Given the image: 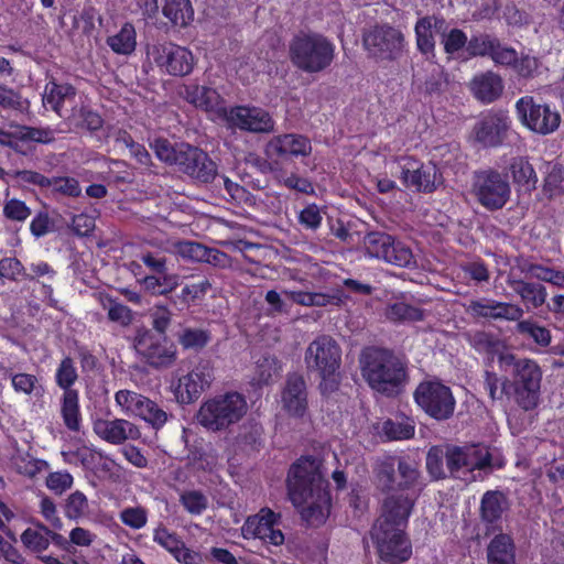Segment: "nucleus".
Returning <instances> with one entry per match:
<instances>
[{
  "mask_svg": "<svg viewBox=\"0 0 564 564\" xmlns=\"http://www.w3.org/2000/svg\"><path fill=\"white\" fill-rule=\"evenodd\" d=\"M511 51L513 52L512 61L509 64H501L500 66L512 68L518 76L522 78H533L539 72L541 65L540 59L529 53L521 52L519 54L512 46Z\"/></svg>",
  "mask_w": 564,
  "mask_h": 564,
  "instance_id": "43",
  "label": "nucleus"
},
{
  "mask_svg": "<svg viewBox=\"0 0 564 564\" xmlns=\"http://www.w3.org/2000/svg\"><path fill=\"white\" fill-rule=\"evenodd\" d=\"M426 469L433 480L449 478L447 471V444L432 446L426 455Z\"/></svg>",
  "mask_w": 564,
  "mask_h": 564,
  "instance_id": "42",
  "label": "nucleus"
},
{
  "mask_svg": "<svg viewBox=\"0 0 564 564\" xmlns=\"http://www.w3.org/2000/svg\"><path fill=\"white\" fill-rule=\"evenodd\" d=\"M414 421L404 414L387 419L381 427V436L386 437L387 441L409 440L414 436Z\"/></svg>",
  "mask_w": 564,
  "mask_h": 564,
  "instance_id": "33",
  "label": "nucleus"
},
{
  "mask_svg": "<svg viewBox=\"0 0 564 564\" xmlns=\"http://www.w3.org/2000/svg\"><path fill=\"white\" fill-rule=\"evenodd\" d=\"M448 74L440 65L434 66L424 82L417 84V89L425 97H440L448 88Z\"/></svg>",
  "mask_w": 564,
  "mask_h": 564,
  "instance_id": "38",
  "label": "nucleus"
},
{
  "mask_svg": "<svg viewBox=\"0 0 564 564\" xmlns=\"http://www.w3.org/2000/svg\"><path fill=\"white\" fill-rule=\"evenodd\" d=\"M516 332L520 335L528 336L542 347H546L551 343L550 330L543 326L538 325L532 319H523L517 323Z\"/></svg>",
  "mask_w": 564,
  "mask_h": 564,
  "instance_id": "49",
  "label": "nucleus"
},
{
  "mask_svg": "<svg viewBox=\"0 0 564 564\" xmlns=\"http://www.w3.org/2000/svg\"><path fill=\"white\" fill-rule=\"evenodd\" d=\"M133 348L140 360L155 370L169 369L177 360L176 345L167 336H159L145 327L137 329Z\"/></svg>",
  "mask_w": 564,
  "mask_h": 564,
  "instance_id": "9",
  "label": "nucleus"
},
{
  "mask_svg": "<svg viewBox=\"0 0 564 564\" xmlns=\"http://www.w3.org/2000/svg\"><path fill=\"white\" fill-rule=\"evenodd\" d=\"M176 338L184 350L199 351L208 345L212 335L207 329L184 326L177 332Z\"/></svg>",
  "mask_w": 564,
  "mask_h": 564,
  "instance_id": "40",
  "label": "nucleus"
},
{
  "mask_svg": "<svg viewBox=\"0 0 564 564\" xmlns=\"http://www.w3.org/2000/svg\"><path fill=\"white\" fill-rule=\"evenodd\" d=\"M370 535L382 561L389 564H399L411 557L412 546L405 534V529L373 524Z\"/></svg>",
  "mask_w": 564,
  "mask_h": 564,
  "instance_id": "14",
  "label": "nucleus"
},
{
  "mask_svg": "<svg viewBox=\"0 0 564 564\" xmlns=\"http://www.w3.org/2000/svg\"><path fill=\"white\" fill-rule=\"evenodd\" d=\"M362 46L377 62L397 61L405 46L404 34L389 23L375 24L362 33Z\"/></svg>",
  "mask_w": 564,
  "mask_h": 564,
  "instance_id": "11",
  "label": "nucleus"
},
{
  "mask_svg": "<svg viewBox=\"0 0 564 564\" xmlns=\"http://www.w3.org/2000/svg\"><path fill=\"white\" fill-rule=\"evenodd\" d=\"M28 106L29 102L23 100L18 91L4 85H0V107L3 109L23 111Z\"/></svg>",
  "mask_w": 564,
  "mask_h": 564,
  "instance_id": "63",
  "label": "nucleus"
},
{
  "mask_svg": "<svg viewBox=\"0 0 564 564\" xmlns=\"http://www.w3.org/2000/svg\"><path fill=\"white\" fill-rule=\"evenodd\" d=\"M470 88L478 100L484 104H490L501 96L503 82L498 74L488 70L475 76L470 83Z\"/></svg>",
  "mask_w": 564,
  "mask_h": 564,
  "instance_id": "28",
  "label": "nucleus"
},
{
  "mask_svg": "<svg viewBox=\"0 0 564 564\" xmlns=\"http://www.w3.org/2000/svg\"><path fill=\"white\" fill-rule=\"evenodd\" d=\"M94 431L99 437L115 445L141 437L139 427L123 419L97 420L94 423Z\"/></svg>",
  "mask_w": 564,
  "mask_h": 564,
  "instance_id": "25",
  "label": "nucleus"
},
{
  "mask_svg": "<svg viewBox=\"0 0 564 564\" xmlns=\"http://www.w3.org/2000/svg\"><path fill=\"white\" fill-rule=\"evenodd\" d=\"M214 371L209 361H199L188 373L181 376L174 387V395L182 404H189L210 387Z\"/></svg>",
  "mask_w": 564,
  "mask_h": 564,
  "instance_id": "18",
  "label": "nucleus"
},
{
  "mask_svg": "<svg viewBox=\"0 0 564 564\" xmlns=\"http://www.w3.org/2000/svg\"><path fill=\"white\" fill-rule=\"evenodd\" d=\"M400 178L408 188L432 193L442 183V174L434 164H421L413 159L400 165Z\"/></svg>",
  "mask_w": 564,
  "mask_h": 564,
  "instance_id": "20",
  "label": "nucleus"
},
{
  "mask_svg": "<svg viewBox=\"0 0 564 564\" xmlns=\"http://www.w3.org/2000/svg\"><path fill=\"white\" fill-rule=\"evenodd\" d=\"M180 502L194 516L202 514L208 508V498L199 490H187L181 494Z\"/></svg>",
  "mask_w": 564,
  "mask_h": 564,
  "instance_id": "55",
  "label": "nucleus"
},
{
  "mask_svg": "<svg viewBox=\"0 0 564 564\" xmlns=\"http://www.w3.org/2000/svg\"><path fill=\"white\" fill-rule=\"evenodd\" d=\"M151 148L160 161L176 166L181 153V143L172 144L169 140L160 138L151 143Z\"/></svg>",
  "mask_w": 564,
  "mask_h": 564,
  "instance_id": "52",
  "label": "nucleus"
},
{
  "mask_svg": "<svg viewBox=\"0 0 564 564\" xmlns=\"http://www.w3.org/2000/svg\"><path fill=\"white\" fill-rule=\"evenodd\" d=\"M417 495L419 494L402 492L386 495L381 502L380 516L373 524L405 529L415 506Z\"/></svg>",
  "mask_w": 564,
  "mask_h": 564,
  "instance_id": "19",
  "label": "nucleus"
},
{
  "mask_svg": "<svg viewBox=\"0 0 564 564\" xmlns=\"http://www.w3.org/2000/svg\"><path fill=\"white\" fill-rule=\"evenodd\" d=\"M108 46L116 54L130 55L137 46V32L132 23H124L120 31L107 39Z\"/></svg>",
  "mask_w": 564,
  "mask_h": 564,
  "instance_id": "39",
  "label": "nucleus"
},
{
  "mask_svg": "<svg viewBox=\"0 0 564 564\" xmlns=\"http://www.w3.org/2000/svg\"><path fill=\"white\" fill-rule=\"evenodd\" d=\"M390 243H393V236L383 231H370L364 237L366 254L371 258L383 260Z\"/></svg>",
  "mask_w": 564,
  "mask_h": 564,
  "instance_id": "46",
  "label": "nucleus"
},
{
  "mask_svg": "<svg viewBox=\"0 0 564 564\" xmlns=\"http://www.w3.org/2000/svg\"><path fill=\"white\" fill-rule=\"evenodd\" d=\"M77 378L78 375L73 359L70 357H65L56 370L55 380L57 386L62 388L64 392L76 391L75 389H72V386L76 382Z\"/></svg>",
  "mask_w": 564,
  "mask_h": 564,
  "instance_id": "54",
  "label": "nucleus"
},
{
  "mask_svg": "<svg viewBox=\"0 0 564 564\" xmlns=\"http://www.w3.org/2000/svg\"><path fill=\"white\" fill-rule=\"evenodd\" d=\"M500 371L501 393L511 399L523 411H532L540 403L542 370L536 361L518 356H502Z\"/></svg>",
  "mask_w": 564,
  "mask_h": 564,
  "instance_id": "3",
  "label": "nucleus"
},
{
  "mask_svg": "<svg viewBox=\"0 0 564 564\" xmlns=\"http://www.w3.org/2000/svg\"><path fill=\"white\" fill-rule=\"evenodd\" d=\"M176 170L187 175L194 183L208 184L218 175L217 164L208 153L189 143H181Z\"/></svg>",
  "mask_w": 564,
  "mask_h": 564,
  "instance_id": "15",
  "label": "nucleus"
},
{
  "mask_svg": "<svg viewBox=\"0 0 564 564\" xmlns=\"http://www.w3.org/2000/svg\"><path fill=\"white\" fill-rule=\"evenodd\" d=\"M282 409L289 416L302 419L307 412V388L302 375L290 373L281 393Z\"/></svg>",
  "mask_w": 564,
  "mask_h": 564,
  "instance_id": "23",
  "label": "nucleus"
},
{
  "mask_svg": "<svg viewBox=\"0 0 564 564\" xmlns=\"http://www.w3.org/2000/svg\"><path fill=\"white\" fill-rule=\"evenodd\" d=\"M264 152L269 159L288 155L308 156L312 152V144L310 139L302 134L285 133L267 142Z\"/></svg>",
  "mask_w": 564,
  "mask_h": 564,
  "instance_id": "24",
  "label": "nucleus"
},
{
  "mask_svg": "<svg viewBox=\"0 0 564 564\" xmlns=\"http://www.w3.org/2000/svg\"><path fill=\"white\" fill-rule=\"evenodd\" d=\"M161 12L177 29L188 26L194 20L191 0H161Z\"/></svg>",
  "mask_w": 564,
  "mask_h": 564,
  "instance_id": "31",
  "label": "nucleus"
},
{
  "mask_svg": "<svg viewBox=\"0 0 564 564\" xmlns=\"http://www.w3.org/2000/svg\"><path fill=\"white\" fill-rule=\"evenodd\" d=\"M134 414L144 420L154 430L163 427L169 417L172 416V414L167 413L155 401L144 395L142 397Z\"/></svg>",
  "mask_w": 564,
  "mask_h": 564,
  "instance_id": "37",
  "label": "nucleus"
},
{
  "mask_svg": "<svg viewBox=\"0 0 564 564\" xmlns=\"http://www.w3.org/2000/svg\"><path fill=\"white\" fill-rule=\"evenodd\" d=\"M487 564H517L516 544L511 535L500 532L487 545Z\"/></svg>",
  "mask_w": 564,
  "mask_h": 564,
  "instance_id": "29",
  "label": "nucleus"
},
{
  "mask_svg": "<svg viewBox=\"0 0 564 564\" xmlns=\"http://www.w3.org/2000/svg\"><path fill=\"white\" fill-rule=\"evenodd\" d=\"M88 510V500L82 491H75L68 496L64 506V513L70 520H78Z\"/></svg>",
  "mask_w": 564,
  "mask_h": 564,
  "instance_id": "58",
  "label": "nucleus"
},
{
  "mask_svg": "<svg viewBox=\"0 0 564 564\" xmlns=\"http://www.w3.org/2000/svg\"><path fill=\"white\" fill-rule=\"evenodd\" d=\"M304 361L308 372H316L325 382H334L341 362V348L332 336L321 335L307 346Z\"/></svg>",
  "mask_w": 564,
  "mask_h": 564,
  "instance_id": "13",
  "label": "nucleus"
},
{
  "mask_svg": "<svg viewBox=\"0 0 564 564\" xmlns=\"http://www.w3.org/2000/svg\"><path fill=\"white\" fill-rule=\"evenodd\" d=\"M275 131L271 113L260 107H249V133L270 134Z\"/></svg>",
  "mask_w": 564,
  "mask_h": 564,
  "instance_id": "47",
  "label": "nucleus"
},
{
  "mask_svg": "<svg viewBox=\"0 0 564 564\" xmlns=\"http://www.w3.org/2000/svg\"><path fill=\"white\" fill-rule=\"evenodd\" d=\"M508 499L503 492L499 490L486 491L480 501V519L486 524H496L501 520L502 514L508 510Z\"/></svg>",
  "mask_w": 564,
  "mask_h": 564,
  "instance_id": "30",
  "label": "nucleus"
},
{
  "mask_svg": "<svg viewBox=\"0 0 564 564\" xmlns=\"http://www.w3.org/2000/svg\"><path fill=\"white\" fill-rule=\"evenodd\" d=\"M528 273L531 275V278H534L539 281L549 282L557 286H564L563 271L541 264H531L529 267Z\"/></svg>",
  "mask_w": 564,
  "mask_h": 564,
  "instance_id": "60",
  "label": "nucleus"
},
{
  "mask_svg": "<svg viewBox=\"0 0 564 564\" xmlns=\"http://www.w3.org/2000/svg\"><path fill=\"white\" fill-rule=\"evenodd\" d=\"M470 194L488 212L502 209L511 197L507 175L488 167L473 172Z\"/></svg>",
  "mask_w": 564,
  "mask_h": 564,
  "instance_id": "8",
  "label": "nucleus"
},
{
  "mask_svg": "<svg viewBox=\"0 0 564 564\" xmlns=\"http://www.w3.org/2000/svg\"><path fill=\"white\" fill-rule=\"evenodd\" d=\"M290 58L304 73H322L334 62L335 44L322 33L300 32L290 42Z\"/></svg>",
  "mask_w": 564,
  "mask_h": 564,
  "instance_id": "6",
  "label": "nucleus"
},
{
  "mask_svg": "<svg viewBox=\"0 0 564 564\" xmlns=\"http://www.w3.org/2000/svg\"><path fill=\"white\" fill-rule=\"evenodd\" d=\"M509 170L511 172L513 183L518 185L521 189L525 192H531L535 188L538 183V176L532 164L529 162L527 158H513L511 160Z\"/></svg>",
  "mask_w": 564,
  "mask_h": 564,
  "instance_id": "34",
  "label": "nucleus"
},
{
  "mask_svg": "<svg viewBox=\"0 0 564 564\" xmlns=\"http://www.w3.org/2000/svg\"><path fill=\"white\" fill-rule=\"evenodd\" d=\"M544 192L549 197L557 196L564 193V166L553 164L544 178Z\"/></svg>",
  "mask_w": 564,
  "mask_h": 564,
  "instance_id": "57",
  "label": "nucleus"
},
{
  "mask_svg": "<svg viewBox=\"0 0 564 564\" xmlns=\"http://www.w3.org/2000/svg\"><path fill=\"white\" fill-rule=\"evenodd\" d=\"M51 186L54 192L69 197H78L82 193L79 182L74 177H52Z\"/></svg>",
  "mask_w": 564,
  "mask_h": 564,
  "instance_id": "64",
  "label": "nucleus"
},
{
  "mask_svg": "<svg viewBox=\"0 0 564 564\" xmlns=\"http://www.w3.org/2000/svg\"><path fill=\"white\" fill-rule=\"evenodd\" d=\"M386 316L392 322H417L424 318V312L405 302H394L388 305Z\"/></svg>",
  "mask_w": 564,
  "mask_h": 564,
  "instance_id": "48",
  "label": "nucleus"
},
{
  "mask_svg": "<svg viewBox=\"0 0 564 564\" xmlns=\"http://www.w3.org/2000/svg\"><path fill=\"white\" fill-rule=\"evenodd\" d=\"M467 54L470 57H489L496 65L509 64L513 57L511 46L502 43L498 36L490 33L471 35Z\"/></svg>",
  "mask_w": 564,
  "mask_h": 564,
  "instance_id": "21",
  "label": "nucleus"
},
{
  "mask_svg": "<svg viewBox=\"0 0 564 564\" xmlns=\"http://www.w3.org/2000/svg\"><path fill=\"white\" fill-rule=\"evenodd\" d=\"M376 488L384 494H419L422 490V474L417 464L409 457L387 455L373 465Z\"/></svg>",
  "mask_w": 564,
  "mask_h": 564,
  "instance_id": "5",
  "label": "nucleus"
},
{
  "mask_svg": "<svg viewBox=\"0 0 564 564\" xmlns=\"http://www.w3.org/2000/svg\"><path fill=\"white\" fill-rule=\"evenodd\" d=\"M153 541L160 546L165 549L172 555L183 546L182 539L175 533L170 531L164 524L160 523L153 531Z\"/></svg>",
  "mask_w": 564,
  "mask_h": 564,
  "instance_id": "56",
  "label": "nucleus"
},
{
  "mask_svg": "<svg viewBox=\"0 0 564 564\" xmlns=\"http://www.w3.org/2000/svg\"><path fill=\"white\" fill-rule=\"evenodd\" d=\"M247 401L242 393L229 391L204 401L196 421L209 432L228 431L246 414Z\"/></svg>",
  "mask_w": 564,
  "mask_h": 564,
  "instance_id": "7",
  "label": "nucleus"
},
{
  "mask_svg": "<svg viewBox=\"0 0 564 564\" xmlns=\"http://www.w3.org/2000/svg\"><path fill=\"white\" fill-rule=\"evenodd\" d=\"M102 306L104 308H108V318L111 322H116L120 324L121 326H128L131 324L133 316L132 311L121 304L115 301L111 296H105L102 300Z\"/></svg>",
  "mask_w": 564,
  "mask_h": 564,
  "instance_id": "51",
  "label": "nucleus"
},
{
  "mask_svg": "<svg viewBox=\"0 0 564 564\" xmlns=\"http://www.w3.org/2000/svg\"><path fill=\"white\" fill-rule=\"evenodd\" d=\"M417 406L431 419L445 422L453 417L456 400L452 389L440 380H424L413 392Z\"/></svg>",
  "mask_w": 564,
  "mask_h": 564,
  "instance_id": "10",
  "label": "nucleus"
},
{
  "mask_svg": "<svg viewBox=\"0 0 564 564\" xmlns=\"http://www.w3.org/2000/svg\"><path fill=\"white\" fill-rule=\"evenodd\" d=\"M67 123L75 129H86L88 131H97L102 128L104 119L101 116L88 106H74L70 115L67 117Z\"/></svg>",
  "mask_w": 564,
  "mask_h": 564,
  "instance_id": "36",
  "label": "nucleus"
},
{
  "mask_svg": "<svg viewBox=\"0 0 564 564\" xmlns=\"http://www.w3.org/2000/svg\"><path fill=\"white\" fill-rule=\"evenodd\" d=\"M275 513L270 509H261L259 514L249 517V531H252L254 539L263 540L275 546L283 544L284 535L275 528Z\"/></svg>",
  "mask_w": 564,
  "mask_h": 564,
  "instance_id": "26",
  "label": "nucleus"
},
{
  "mask_svg": "<svg viewBox=\"0 0 564 564\" xmlns=\"http://www.w3.org/2000/svg\"><path fill=\"white\" fill-rule=\"evenodd\" d=\"M148 54L161 72L171 76H186L192 73L195 65L192 52L172 42L156 43Z\"/></svg>",
  "mask_w": 564,
  "mask_h": 564,
  "instance_id": "16",
  "label": "nucleus"
},
{
  "mask_svg": "<svg viewBox=\"0 0 564 564\" xmlns=\"http://www.w3.org/2000/svg\"><path fill=\"white\" fill-rule=\"evenodd\" d=\"M497 300L481 297L471 300L466 307V312L474 318H484L487 321H496Z\"/></svg>",
  "mask_w": 564,
  "mask_h": 564,
  "instance_id": "50",
  "label": "nucleus"
},
{
  "mask_svg": "<svg viewBox=\"0 0 564 564\" xmlns=\"http://www.w3.org/2000/svg\"><path fill=\"white\" fill-rule=\"evenodd\" d=\"M20 276L33 280V275L25 273L23 264L17 258H3L0 260V280L17 281Z\"/></svg>",
  "mask_w": 564,
  "mask_h": 564,
  "instance_id": "61",
  "label": "nucleus"
},
{
  "mask_svg": "<svg viewBox=\"0 0 564 564\" xmlns=\"http://www.w3.org/2000/svg\"><path fill=\"white\" fill-rule=\"evenodd\" d=\"M279 369V361L274 356L263 355L256 361L249 383L258 387L269 384L272 377L278 373Z\"/></svg>",
  "mask_w": 564,
  "mask_h": 564,
  "instance_id": "44",
  "label": "nucleus"
},
{
  "mask_svg": "<svg viewBox=\"0 0 564 564\" xmlns=\"http://www.w3.org/2000/svg\"><path fill=\"white\" fill-rule=\"evenodd\" d=\"M61 415L67 430L70 432L80 431L82 414L78 391H67L63 393L61 398Z\"/></svg>",
  "mask_w": 564,
  "mask_h": 564,
  "instance_id": "35",
  "label": "nucleus"
},
{
  "mask_svg": "<svg viewBox=\"0 0 564 564\" xmlns=\"http://www.w3.org/2000/svg\"><path fill=\"white\" fill-rule=\"evenodd\" d=\"M121 522L134 530H139L147 524L148 511L143 507H128L120 512Z\"/></svg>",
  "mask_w": 564,
  "mask_h": 564,
  "instance_id": "62",
  "label": "nucleus"
},
{
  "mask_svg": "<svg viewBox=\"0 0 564 564\" xmlns=\"http://www.w3.org/2000/svg\"><path fill=\"white\" fill-rule=\"evenodd\" d=\"M444 31H446V19L441 14L424 15L416 20L414 25L416 48L426 61H433L436 56L434 34L441 37Z\"/></svg>",
  "mask_w": 564,
  "mask_h": 564,
  "instance_id": "22",
  "label": "nucleus"
},
{
  "mask_svg": "<svg viewBox=\"0 0 564 564\" xmlns=\"http://www.w3.org/2000/svg\"><path fill=\"white\" fill-rule=\"evenodd\" d=\"M217 116L223 118L227 127L231 130L239 129L247 131V108L246 107H234L227 109L223 105V110L218 111Z\"/></svg>",
  "mask_w": 564,
  "mask_h": 564,
  "instance_id": "59",
  "label": "nucleus"
},
{
  "mask_svg": "<svg viewBox=\"0 0 564 564\" xmlns=\"http://www.w3.org/2000/svg\"><path fill=\"white\" fill-rule=\"evenodd\" d=\"M508 286L520 296L528 311L541 307L546 300V289L540 282H531L522 279L509 278Z\"/></svg>",
  "mask_w": 564,
  "mask_h": 564,
  "instance_id": "27",
  "label": "nucleus"
},
{
  "mask_svg": "<svg viewBox=\"0 0 564 564\" xmlns=\"http://www.w3.org/2000/svg\"><path fill=\"white\" fill-rule=\"evenodd\" d=\"M386 257L383 261L399 268L413 269L416 267V260L411 248L404 242L397 240L394 237L393 243H390Z\"/></svg>",
  "mask_w": 564,
  "mask_h": 564,
  "instance_id": "45",
  "label": "nucleus"
},
{
  "mask_svg": "<svg viewBox=\"0 0 564 564\" xmlns=\"http://www.w3.org/2000/svg\"><path fill=\"white\" fill-rule=\"evenodd\" d=\"M508 111L491 109L481 115L473 127L475 141L484 148H498L503 144L511 129Z\"/></svg>",
  "mask_w": 564,
  "mask_h": 564,
  "instance_id": "17",
  "label": "nucleus"
},
{
  "mask_svg": "<svg viewBox=\"0 0 564 564\" xmlns=\"http://www.w3.org/2000/svg\"><path fill=\"white\" fill-rule=\"evenodd\" d=\"M173 313L161 304L154 305L150 312L152 330L159 336H167L166 332L171 325Z\"/></svg>",
  "mask_w": 564,
  "mask_h": 564,
  "instance_id": "53",
  "label": "nucleus"
},
{
  "mask_svg": "<svg viewBox=\"0 0 564 564\" xmlns=\"http://www.w3.org/2000/svg\"><path fill=\"white\" fill-rule=\"evenodd\" d=\"M361 376L376 392L398 397L409 381L406 360L392 349L368 346L359 356Z\"/></svg>",
  "mask_w": 564,
  "mask_h": 564,
  "instance_id": "2",
  "label": "nucleus"
},
{
  "mask_svg": "<svg viewBox=\"0 0 564 564\" xmlns=\"http://www.w3.org/2000/svg\"><path fill=\"white\" fill-rule=\"evenodd\" d=\"M440 41L448 57L457 58L464 48L467 51L469 39L462 29L449 28L446 20V31L442 32Z\"/></svg>",
  "mask_w": 564,
  "mask_h": 564,
  "instance_id": "41",
  "label": "nucleus"
},
{
  "mask_svg": "<svg viewBox=\"0 0 564 564\" xmlns=\"http://www.w3.org/2000/svg\"><path fill=\"white\" fill-rule=\"evenodd\" d=\"M322 460L302 456L288 471L286 488L290 500L300 509L302 519L311 527L322 525L329 516L332 499L328 481L322 471Z\"/></svg>",
  "mask_w": 564,
  "mask_h": 564,
  "instance_id": "1",
  "label": "nucleus"
},
{
  "mask_svg": "<svg viewBox=\"0 0 564 564\" xmlns=\"http://www.w3.org/2000/svg\"><path fill=\"white\" fill-rule=\"evenodd\" d=\"M505 459L496 456L482 443L447 444V471L449 478L473 482L484 479L495 469L505 467Z\"/></svg>",
  "mask_w": 564,
  "mask_h": 564,
  "instance_id": "4",
  "label": "nucleus"
},
{
  "mask_svg": "<svg viewBox=\"0 0 564 564\" xmlns=\"http://www.w3.org/2000/svg\"><path fill=\"white\" fill-rule=\"evenodd\" d=\"M76 96V88L70 84H58L51 79L44 87L43 105L48 106L54 112L61 116V110L66 100Z\"/></svg>",
  "mask_w": 564,
  "mask_h": 564,
  "instance_id": "32",
  "label": "nucleus"
},
{
  "mask_svg": "<svg viewBox=\"0 0 564 564\" xmlns=\"http://www.w3.org/2000/svg\"><path fill=\"white\" fill-rule=\"evenodd\" d=\"M516 112L519 121L527 129L540 135H547L556 131L562 120L555 107L533 96H523L518 99Z\"/></svg>",
  "mask_w": 564,
  "mask_h": 564,
  "instance_id": "12",
  "label": "nucleus"
}]
</instances>
